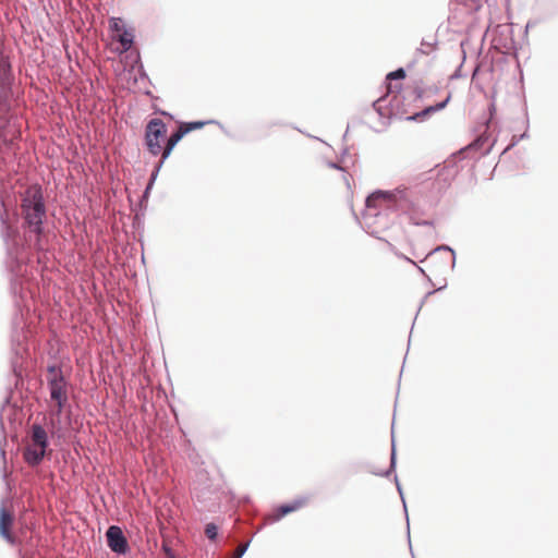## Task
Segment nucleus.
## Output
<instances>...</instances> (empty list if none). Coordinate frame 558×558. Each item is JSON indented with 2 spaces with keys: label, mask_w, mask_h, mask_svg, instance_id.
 <instances>
[{
  "label": "nucleus",
  "mask_w": 558,
  "mask_h": 558,
  "mask_svg": "<svg viewBox=\"0 0 558 558\" xmlns=\"http://www.w3.org/2000/svg\"><path fill=\"white\" fill-rule=\"evenodd\" d=\"M0 227L7 247L10 287L16 306L35 295L36 275L48 254L47 208L40 185L21 194L20 214L10 193L0 184Z\"/></svg>",
  "instance_id": "obj_1"
},
{
  "label": "nucleus",
  "mask_w": 558,
  "mask_h": 558,
  "mask_svg": "<svg viewBox=\"0 0 558 558\" xmlns=\"http://www.w3.org/2000/svg\"><path fill=\"white\" fill-rule=\"evenodd\" d=\"M409 189L398 187L393 191L376 190L365 198L362 211V227L371 235L381 239L379 232L387 230L395 221V210L410 207Z\"/></svg>",
  "instance_id": "obj_2"
},
{
  "label": "nucleus",
  "mask_w": 558,
  "mask_h": 558,
  "mask_svg": "<svg viewBox=\"0 0 558 558\" xmlns=\"http://www.w3.org/2000/svg\"><path fill=\"white\" fill-rule=\"evenodd\" d=\"M488 136L485 137L484 135H478L470 145L461 148L445 160L444 168L439 171L438 174L441 175L447 186L459 173L458 162L466 159L470 151L482 150L481 155H488L490 153L496 140H493V142H490V144L485 147L486 143H488Z\"/></svg>",
  "instance_id": "obj_3"
},
{
  "label": "nucleus",
  "mask_w": 558,
  "mask_h": 558,
  "mask_svg": "<svg viewBox=\"0 0 558 558\" xmlns=\"http://www.w3.org/2000/svg\"><path fill=\"white\" fill-rule=\"evenodd\" d=\"M407 76L405 70L403 68H398L386 75L387 89L389 94H395L392 99L388 100L387 96H381L375 101H373V108L381 118H390L392 116V100L398 98V94L402 89L401 84L391 85V81H401Z\"/></svg>",
  "instance_id": "obj_4"
},
{
  "label": "nucleus",
  "mask_w": 558,
  "mask_h": 558,
  "mask_svg": "<svg viewBox=\"0 0 558 558\" xmlns=\"http://www.w3.org/2000/svg\"><path fill=\"white\" fill-rule=\"evenodd\" d=\"M168 132L167 124L159 118L150 119L145 126L144 142L151 156H158L162 151L161 141H165Z\"/></svg>",
  "instance_id": "obj_5"
},
{
  "label": "nucleus",
  "mask_w": 558,
  "mask_h": 558,
  "mask_svg": "<svg viewBox=\"0 0 558 558\" xmlns=\"http://www.w3.org/2000/svg\"><path fill=\"white\" fill-rule=\"evenodd\" d=\"M12 84L13 74L11 63L0 49V110L10 109V100L13 95Z\"/></svg>",
  "instance_id": "obj_6"
},
{
  "label": "nucleus",
  "mask_w": 558,
  "mask_h": 558,
  "mask_svg": "<svg viewBox=\"0 0 558 558\" xmlns=\"http://www.w3.org/2000/svg\"><path fill=\"white\" fill-rule=\"evenodd\" d=\"M396 468H397V449H396L395 434H393V427H392L391 428V451H390L389 466L385 471H379V472L374 471V472H372V474H374L376 476H380V477H386V478H389L393 474L396 487H397V490H398V493L401 497L402 504H403V511H404L405 520H407L408 541H409V546H411L410 520H409V514H408V508H407V504H405V499L403 496V490H402L401 484L399 483L398 476L396 475ZM410 550H412V547H410ZM411 555L413 558H415L413 551H411Z\"/></svg>",
  "instance_id": "obj_7"
},
{
  "label": "nucleus",
  "mask_w": 558,
  "mask_h": 558,
  "mask_svg": "<svg viewBox=\"0 0 558 558\" xmlns=\"http://www.w3.org/2000/svg\"><path fill=\"white\" fill-rule=\"evenodd\" d=\"M106 542L109 549L119 555L126 556L131 551V546L121 526L112 524L106 533Z\"/></svg>",
  "instance_id": "obj_8"
},
{
  "label": "nucleus",
  "mask_w": 558,
  "mask_h": 558,
  "mask_svg": "<svg viewBox=\"0 0 558 558\" xmlns=\"http://www.w3.org/2000/svg\"><path fill=\"white\" fill-rule=\"evenodd\" d=\"M47 384L50 392V398L57 405V409L53 412V414L56 416H60L68 402L65 377L64 375H59L58 377H48Z\"/></svg>",
  "instance_id": "obj_9"
},
{
  "label": "nucleus",
  "mask_w": 558,
  "mask_h": 558,
  "mask_svg": "<svg viewBox=\"0 0 558 558\" xmlns=\"http://www.w3.org/2000/svg\"><path fill=\"white\" fill-rule=\"evenodd\" d=\"M17 344L15 345V339L13 338L12 356L10 365L12 373L16 377V380L23 379L25 367L24 364L28 359V352L25 345L21 342L20 336H17Z\"/></svg>",
  "instance_id": "obj_10"
},
{
  "label": "nucleus",
  "mask_w": 558,
  "mask_h": 558,
  "mask_svg": "<svg viewBox=\"0 0 558 558\" xmlns=\"http://www.w3.org/2000/svg\"><path fill=\"white\" fill-rule=\"evenodd\" d=\"M15 521V515L13 511L9 510L4 500L1 501L0 505V536L10 545H17V537L11 532L13 524Z\"/></svg>",
  "instance_id": "obj_11"
},
{
  "label": "nucleus",
  "mask_w": 558,
  "mask_h": 558,
  "mask_svg": "<svg viewBox=\"0 0 558 558\" xmlns=\"http://www.w3.org/2000/svg\"><path fill=\"white\" fill-rule=\"evenodd\" d=\"M446 254L445 257H439V260L444 268H450L451 270L456 267V251L447 244H441L436 246L434 250H432L427 255L426 258L433 260L437 258L439 255Z\"/></svg>",
  "instance_id": "obj_12"
},
{
  "label": "nucleus",
  "mask_w": 558,
  "mask_h": 558,
  "mask_svg": "<svg viewBox=\"0 0 558 558\" xmlns=\"http://www.w3.org/2000/svg\"><path fill=\"white\" fill-rule=\"evenodd\" d=\"M307 501V498L300 497L295 498L292 501L284 502L279 505L274 512L271 513V520L274 522L281 520L283 517L288 515L289 513H292L300 508H302Z\"/></svg>",
  "instance_id": "obj_13"
},
{
  "label": "nucleus",
  "mask_w": 558,
  "mask_h": 558,
  "mask_svg": "<svg viewBox=\"0 0 558 558\" xmlns=\"http://www.w3.org/2000/svg\"><path fill=\"white\" fill-rule=\"evenodd\" d=\"M451 99V94L449 93L447 95V97L441 100V101H438L434 105H430V106H427L425 107L423 110L421 111H417V112H414L412 116H409L407 118V120L409 121H415V122H421V121H425L426 119H428L432 114L438 112V111H441L442 109H445L447 107V105L449 104Z\"/></svg>",
  "instance_id": "obj_14"
},
{
  "label": "nucleus",
  "mask_w": 558,
  "mask_h": 558,
  "mask_svg": "<svg viewBox=\"0 0 558 558\" xmlns=\"http://www.w3.org/2000/svg\"><path fill=\"white\" fill-rule=\"evenodd\" d=\"M48 456V450L28 444L23 450L24 461L31 466L36 468L41 464L44 459Z\"/></svg>",
  "instance_id": "obj_15"
},
{
  "label": "nucleus",
  "mask_w": 558,
  "mask_h": 558,
  "mask_svg": "<svg viewBox=\"0 0 558 558\" xmlns=\"http://www.w3.org/2000/svg\"><path fill=\"white\" fill-rule=\"evenodd\" d=\"M31 445L40 447L41 449L48 450L50 440L48 434L43 425L35 423L32 426V441Z\"/></svg>",
  "instance_id": "obj_16"
},
{
  "label": "nucleus",
  "mask_w": 558,
  "mask_h": 558,
  "mask_svg": "<svg viewBox=\"0 0 558 558\" xmlns=\"http://www.w3.org/2000/svg\"><path fill=\"white\" fill-rule=\"evenodd\" d=\"M183 137H184V135L179 130V128L173 130L168 137L166 136L165 145L162 146V151H161V154H163V160H167L169 158V156L171 155L174 147L178 145V143Z\"/></svg>",
  "instance_id": "obj_17"
},
{
  "label": "nucleus",
  "mask_w": 558,
  "mask_h": 558,
  "mask_svg": "<svg viewBox=\"0 0 558 558\" xmlns=\"http://www.w3.org/2000/svg\"><path fill=\"white\" fill-rule=\"evenodd\" d=\"M118 41L121 45V52L131 50L135 41V35L132 28L122 26L118 34Z\"/></svg>",
  "instance_id": "obj_18"
},
{
  "label": "nucleus",
  "mask_w": 558,
  "mask_h": 558,
  "mask_svg": "<svg viewBox=\"0 0 558 558\" xmlns=\"http://www.w3.org/2000/svg\"><path fill=\"white\" fill-rule=\"evenodd\" d=\"M206 124H217L222 129V125L217 120H207V121L196 120V121H189V122H180L178 128L182 132V134L185 136L186 134H189L192 131L201 130Z\"/></svg>",
  "instance_id": "obj_19"
},
{
  "label": "nucleus",
  "mask_w": 558,
  "mask_h": 558,
  "mask_svg": "<svg viewBox=\"0 0 558 558\" xmlns=\"http://www.w3.org/2000/svg\"><path fill=\"white\" fill-rule=\"evenodd\" d=\"M205 535L209 541L216 542L219 536V526L214 522L207 523L205 525Z\"/></svg>",
  "instance_id": "obj_20"
},
{
  "label": "nucleus",
  "mask_w": 558,
  "mask_h": 558,
  "mask_svg": "<svg viewBox=\"0 0 558 558\" xmlns=\"http://www.w3.org/2000/svg\"><path fill=\"white\" fill-rule=\"evenodd\" d=\"M409 219H410V222L414 226H422V227H433L434 226V220H430V219L420 220L415 217L414 213L410 214Z\"/></svg>",
  "instance_id": "obj_21"
},
{
  "label": "nucleus",
  "mask_w": 558,
  "mask_h": 558,
  "mask_svg": "<svg viewBox=\"0 0 558 558\" xmlns=\"http://www.w3.org/2000/svg\"><path fill=\"white\" fill-rule=\"evenodd\" d=\"M488 110H489V119L487 120L486 131L482 135H484L485 137L488 136V138H490V135L486 134V132L489 130L490 124L493 123V120H494V116L496 114L495 102H490ZM488 142H490V140H488ZM486 144L488 146L490 143H486Z\"/></svg>",
  "instance_id": "obj_22"
},
{
  "label": "nucleus",
  "mask_w": 558,
  "mask_h": 558,
  "mask_svg": "<svg viewBox=\"0 0 558 558\" xmlns=\"http://www.w3.org/2000/svg\"><path fill=\"white\" fill-rule=\"evenodd\" d=\"M151 190L153 189H148V186H145V190L143 191L140 197L137 206L143 210H146Z\"/></svg>",
  "instance_id": "obj_23"
},
{
  "label": "nucleus",
  "mask_w": 558,
  "mask_h": 558,
  "mask_svg": "<svg viewBox=\"0 0 558 558\" xmlns=\"http://www.w3.org/2000/svg\"><path fill=\"white\" fill-rule=\"evenodd\" d=\"M160 550L163 554V558H179L177 553L167 542L161 544Z\"/></svg>",
  "instance_id": "obj_24"
},
{
  "label": "nucleus",
  "mask_w": 558,
  "mask_h": 558,
  "mask_svg": "<svg viewBox=\"0 0 558 558\" xmlns=\"http://www.w3.org/2000/svg\"><path fill=\"white\" fill-rule=\"evenodd\" d=\"M134 53H135V63L138 64V76H140V78L141 80H149L148 75H147V73H146V71H145V69H144V66H143V64L141 62L140 52L135 51Z\"/></svg>",
  "instance_id": "obj_25"
},
{
  "label": "nucleus",
  "mask_w": 558,
  "mask_h": 558,
  "mask_svg": "<svg viewBox=\"0 0 558 558\" xmlns=\"http://www.w3.org/2000/svg\"><path fill=\"white\" fill-rule=\"evenodd\" d=\"M527 137H529L527 131H525L524 133H522L519 136L513 135L511 143L502 150V154L507 153L512 147H514L519 143V141L527 138Z\"/></svg>",
  "instance_id": "obj_26"
},
{
  "label": "nucleus",
  "mask_w": 558,
  "mask_h": 558,
  "mask_svg": "<svg viewBox=\"0 0 558 558\" xmlns=\"http://www.w3.org/2000/svg\"><path fill=\"white\" fill-rule=\"evenodd\" d=\"M47 372L49 373V377H58L59 375H63L62 368L58 364L48 365Z\"/></svg>",
  "instance_id": "obj_27"
},
{
  "label": "nucleus",
  "mask_w": 558,
  "mask_h": 558,
  "mask_svg": "<svg viewBox=\"0 0 558 558\" xmlns=\"http://www.w3.org/2000/svg\"><path fill=\"white\" fill-rule=\"evenodd\" d=\"M144 213H145V210H143L141 208L135 213V215L133 217V227L134 228H140L143 225Z\"/></svg>",
  "instance_id": "obj_28"
},
{
  "label": "nucleus",
  "mask_w": 558,
  "mask_h": 558,
  "mask_svg": "<svg viewBox=\"0 0 558 558\" xmlns=\"http://www.w3.org/2000/svg\"><path fill=\"white\" fill-rule=\"evenodd\" d=\"M446 287H447V281H446V279H444V284H442V286H440V287H439V288H437L436 290L428 291V292L424 295L423 300L421 301V304H420V308H418V310H421V308H422V306H423V304L425 303V301H426V299H427V298H429V296H430L432 294H434L436 291H441V290H444Z\"/></svg>",
  "instance_id": "obj_29"
},
{
  "label": "nucleus",
  "mask_w": 558,
  "mask_h": 558,
  "mask_svg": "<svg viewBox=\"0 0 558 558\" xmlns=\"http://www.w3.org/2000/svg\"><path fill=\"white\" fill-rule=\"evenodd\" d=\"M251 541L252 539H248L245 544L241 545L238 548L235 558H242L244 556V554L247 551V549L250 547Z\"/></svg>",
  "instance_id": "obj_30"
},
{
  "label": "nucleus",
  "mask_w": 558,
  "mask_h": 558,
  "mask_svg": "<svg viewBox=\"0 0 558 558\" xmlns=\"http://www.w3.org/2000/svg\"><path fill=\"white\" fill-rule=\"evenodd\" d=\"M421 46H422V47H426V48H428V49H435V48H436V46H437V39L433 38V40H432V41H429V40H427V39L423 38V39H422V43H421Z\"/></svg>",
  "instance_id": "obj_31"
},
{
  "label": "nucleus",
  "mask_w": 558,
  "mask_h": 558,
  "mask_svg": "<svg viewBox=\"0 0 558 558\" xmlns=\"http://www.w3.org/2000/svg\"><path fill=\"white\" fill-rule=\"evenodd\" d=\"M327 166L331 169L344 171V168L342 167V163L340 161H328Z\"/></svg>",
  "instance_id": "obj_32"
},
{
  "label": "nucleus",
  "mask_w": 558,
  "mask_h": 558,
  "mask_svg": "<svg viewBox=\"0 0 558 558\" xmlns=\"http://www.w3.org/2000/svg\"><path fill=\"white\" fill-rule=\"evenodd\" d=\"M403 257H404V259H405V260H408V262L412 263L413 265H415V266L417 267L418 271H420V272H421V274H422V275H423V276L428 280V282H429L430 284H433V282H432L430 278L426 275L425 270H424L422 267L417 266V265H416L412 259H410L409 257H405V256H403Z\"/></svg>",
  "instance_id": "obj_33"
},
{
  "label": "nucleus",
  "mask_w": 558,
  "mask_h": 558,
  "mask_svg": "<svg viewBox=\"0 0 558 558\" xmlns=\"http://www.w3.org/2000/svg\"><path fill=\"white\" fill-rule=\"evenodd\" d=\"M157 177H158V173L151 171V173L149 175V179H148V182L146 184V186H148V189H153L154 187V184H155V182L157 180Z\"/></svg>",
  "instance_id": "obj_34"
},
{
  "label": "nucleus",
  "mask_w": 558,
  "mask_h": 558,
  "mask_svg": "<svg viewBox=\"0 0 558 558\" xmlns=\"http://www.w3.org/2000/svg\"><path fill=\"white\" fill-rule=\"evenodd\" d=\"M462 65H463V61H462V62H461V64L456 69V71L452 73V75H451V80H457V78L462 77Z\"/></svg>",
  "instance_id": "obj_35"
},
{
  "label": "nucleus",
  "mask_w": 558,
  "mask_h": 558,
  "mask_svg": "<svg viewBox=\"0 0 558 558\" xmlns=\"http://www.w3.org/2000/svg\"><path fill=\"white\" fill-rule=\"evenodd\" d=\"M161 155V159L155 165L153 172L159 173L160 169L162 168L166 160H163V154Z\"/></svg>",
  "instance_id": "obj_36"
},
{
  "label": "nucleus",
  "mask_w": 558,
  "mask_h": 558,
  "mask_svg": "<svg viewBox=\"0 0 558 558\" xmlns=\"http://www.w3.org/2000/svg\"><path fill=\"white\" fill-rule=\"evenodd\" d=\"M0 456H1V459L3 460V468L5 469V465H7V452H5V449L3 448L1 441H0Z\"/></svg>",
  "instance_id": "obj_37"
},
{
  "label": "nucleus",
  "mask_w": 558,
  "mask_h": 558,
  "mask_svg": "<svg viewBox=\"0 0 558 558\" xmlns=\"http://www.w3.org/2000/svg\"><path fill=\"white\" fill-rule=\"evenodd\" d=\"M349 154V149L345 147L342 149V153H341V157H340V162L343 163L345 162V159H347V156Z\"/></svg>",
  "instance_id": "obj_38"
},
{
  "label": "nucleus",
  "mask_w": 558,
  "mask_h": 558,
  "mask_svg": "<svg viewBox=\"0 0 558 558\" xmlns=\"http://www.w3.org/2000/svg\"><path fill=\"white\" fill-rule=\"evenodd\" d=\"M159 112H160V114H162V116H165V117L172 118V114H171V113H169V112H167V111H162V110H160Z\"/></svg>",
  "instance_id": "obj_39"
},
{
  "label": "nucleus",
  "mask_w": 558,
  "mask_h": 558,
  "mask_svg": "<svg viewBox=\"0 0 558 558\" xmlns=\"http://www.w3.org/2000/svg\"><path fill=\"white\" fill-rule=\"evenodd\" d=\"M418 51H420V52H422V53H424V54H428V53H429V51H428V50H425V49H423V48H420V49H418Z\"/></svg>",
  "instance_id": "obj_40"
},
{
  "label": "nucleus",
  "mask_w": 558,
  "mask_h": 558,
  "mask_svg": "<svg viewBox=\"0 0 558 558\" xmlns=\"http://www.w3.org/2000/svg\"><path fill=\"white\" fill-rule=\"evenodd\" d=\"M20 558H35V557H34V556H31V557H29V556H28V555H26V554H21Z\"/></svg>",
  "instance_id": "obj_41"
},
{
  "label": "nucleus",
  "mask_w": 558,
  "mask_h": 558,
  "mask_svg": "<svg viewBox=\"0 0 558 558\" xmlns=\"http://www.w3.org/2000/svg\"><path fill=\"white\" fill-rule=\"evenodd\" d=\"M348 128H350V125H348ZM347 130H349V129H347ZM347 133H348V131H345V133L343 134V140L347 138Z\"/></svg>",
  "instance_id": "obj_42"
},
{
  "label": "nucleus",
  "mask_w": 558,
  "mask_h": 558,
  "mask_svg": "<svg viewBox=\"0 0 558 558\" xmlns=\"http://www.w3.org/2000/svg\"><path fill=\"white\" fill-rule=\"evenodd\" d=\"M274 125H283V123H281V122H276V123H274Z\"/></svg>",
  "instance_id": "obj_43"
},
{
  "label": "nucleus",
  "mask_w": 558,
  "mask_h": 558,
  "mask_svg": "<svg viewBox=\"0 0 558 558\" xmlns=\"http://www.w3.org/2000/svg\"><path fill=\"white\" fill-rule=\"evenodd\" d=\"M463 60L465 59V51L462 50Z\"/></svg>",
  "instance_id": "obj_44"
}]
</instances>
